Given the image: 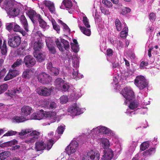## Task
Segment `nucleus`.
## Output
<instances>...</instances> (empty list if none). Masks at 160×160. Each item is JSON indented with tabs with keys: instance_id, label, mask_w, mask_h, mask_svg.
<instances>
[{
	"instance_id": "obj_1",
	"label": "nucleus",
	"mask_w": 160,
	"mask_h": 160,
	"mask_svg": "<svg viewBox=\"0 0 160 160\" xmlns=\"http://www.w3.org/2000/svg\"><path fill=\"white\" fill-rule=\"evenodd\" d=\"M36 114L38 116L39 120L42 119L44 117L48 119L51 120L52 122H55L56 120V117L55 115L56 113L54 112H48L45 114L44 111L41 109L39 111H37Z\"/></svg>"
},
{
	"instance_id": "obj_2",
	"label": "nucleus",
	"mask_w": 160,
	"mask_h": 160,
	"mask_svg": "<svg viewBox=\"0 0 160 160\" xmlns=\"http://www.w3.org/2000/svg\"><path fill=\"white\" fill-rule=\"evenodd\" d=\"M55 42L59 50L62 52L68 51L70 49L69 42L64 39H61L60 41L57 39Z\"/></svg>"
},
{
	"instance_id": "obj_3",
	"label": "nucleus",
	"mask_w": 160,
	"mask_h": 160,
	"mask_svg": "<svg viewBox=\"0 0 160 160\" xmlns=\"http://www.w3.org/2000/svg\"><path fill=\"white\" fill-rule=\"evenodd\" d=\"M5 93L8 96H10L13 99L20 98L22 96V89L20 87L9 90Z\"/></svg>"
},
{
	"instance_id": "obj_4",
	"label": "nucleus",
	"mask_w": 160,
	"mask_h": 160,
	"mask_svg": "<svg viewBox=\"0 0 160 160\" xmlns=\"http://www.w3.org/2000/svg\"><path fill=\"white\" fill-rule=\"evenodd\" d=\"M100 153L96 149L90 150L82 158V160H99Z\"/></svg>"
},
{
	"instance_id": "obj_5",
	"label": "nucleus",
	"mask_w": 160,
	"mask_h": 160,
	"mask_svg": "<svg viewBox=\"0 0 160 160\" xmlns=\"http://www.w3.org/2000/svg\"><path fill=\"white\" fill-rule=\"evenodd\" d=\"M8 45L11 47L17 48L21 42V38L18 35L12 36L8 38Z\"/></svg>"
},
{
	"instance_id": "obj_6",
	"label": "nucleus",
	"mask_w": 160,
	"mask_h": 160,
	"mask_svg": "<svg viewBox=\"0 0 160 160\" xmlns=\"http://www.w3.org/2000/svg\"><path fill=\"white\" fill-rule=\"evenodd\" d=\"M135 84L140 90H142L146 88L148 85V83L145 78L142 76H137L134 81Z\"/></svg>"
},
{
	"instance_id": "obj_7",
	"label": "nucleus",
	"mask_w": 160,
	"mask_h": 160,
	"mask_svg": "<svg viewBox=\"0 0 160 160\" xmlns=\"http://www.w3.org/2000/svg\"><path fill=\"white\" fill-rule=\"evenodd\" d=\"M37 78L38 81L43 84H48L52 81L51 77L45 72L39 74L37 76Z\"/></svg>"
},
{
	"instance_id": "obj_8",
	"label": "nucleus",
	"mask_w": 160,
	"mask_h": 160,
	"mask_svg": "<svg viewBox=\"0 0 160 160\" xmlns=\"http://www.w3.org/2000/svg\"><path fill=\"white\" fill-rule=\"evenodd\" d=\"M72 105L68 108V112L73 115H77L82 113L84 109L80 108L77 105L76 101H72Z\"/></svg>"
},
{
	"instance_id": "obj_9",
	"label": "nucleus",
	"mask_w": 160,
	"mask_h": 160,
	"mask_svg": "<svg viewBox=\"0 0 160 160\" xmlns=\"http://www.w3.org/2000/svg\"><path fill=\"white\" fill-rule=\"evenodd\" d=\"M122 95L126 100H133L135 98L134 93L130 87H125Z\"/></svg>"
},
{
	"instance_id": "obj_10",
	"label": "nucleus",
	"mask_w": 160,
	"mask_h": 160,
	"mask_svg": "<svg viewBox=\"0 0 160 160\" xmlns=\"http://www.w3.org/2000/svg\"><path fill=\"white\" fill-rule=\"evenodd\" d=\"M26 14L34 24L37 23V20L41 16L40 14L37 13L36 11L33 9L28 10Z\"/></svg>"
},
{
	"instance_id": "obj_11",
	"label": "nucleus",
	"mask_w": 160,
	"mask_h": 160,
	"mask_svg": "<svg viewBox=\"0 0 160 160\" xmlns=\"http://www.w3.org/2000/svg\"><path fill=\"white\" fill-rule=\"evenodd\" d=\"M78 144L76 141L73 140L72 141L65 149L66 152L68 155H70L76 152L77 148L78 147Z\"/></svg>"
},
{
	"instance_id": "obj_12",
	"label": "nucleus",
	"mask_w": 160,
	"mask_h": 160,
	"mask_svg": "<svg viewBox=\"0 0 160 160\" xmlns=\"http://www.w3.org/2000/svg\"><path fill=\"white\" fill-rule=\"evenodd\" d=\"M53 89H54L53 87L48 88L41 87L37 88V92L40 95L44 96H48L50 95Z\"/></svg>"
},
{
	"instance_id": "obj_13",
	"label": "nucleus",
	"mask_w": 160,
	"mask_h": 160,
	"mask_svg": "<svg viewBox=\"0 0 160 160\" xmlns=\"http://www.w3.org/2000/svg\"><path fill=\"white\" fill-rule=\"evenodd\" d=\"M23 62L28 68H31L34 66L36 63L35 59L32 56H26L24 58Z\"/></svg>"
},
{
	"instance_id": "obj_14",
	"label": "nucleus",
	"mask_w": 160,
	"mask_h": 160,
	"mask_svg": "<svg viewBox=\"0 0 160 160\" xmlns=\"http://www.w3.org/2000/svg\"><path fill=\"white\" fill-rule=\"evenodd\" d=\"M102 154V160H111L113 157V152L111 149L103 150Z\"/></svg>"
},
{
	"instance_id": "obj_15",
	"label": "nucleus",
	"mask_w": 160,
	"mask_h": 160,
	"mask_svg": "<svg viewBox=\"0 0 160 160\" xmlns=\"http://www.w3.org/2000/svg\"><path fill=\"white\" fill-rule=\"evenodd\" d=\"M47 69L48 72L52 75L57 76L59 73L58 68L54 67L51 62H48L47 64Z\"/></svg>"
},
{
	"instance_id": "obj_16",
	"label": "nucleus",
	"mask_w": 160,
	"mask_h": 160,
	"mask_svg": "<svg viewBox=\"0 0 160 160\" xmlns=\"http://www.w3.org/2000/svg\"><path fill=\"white\" fill-rule=\"evenodd\" d=\"M39 134L40 133L36 131H32L30 134V137L26 139L25 142L28 144L33 143L38 139Z\"/></svg>"
},
{
	"instance_id": "obj_17",
	"label": "nucleus",
	"mask_w": 160,
	"mask_h": 160,
	"mask_svg": "<svg viewBox=\"0 0 160 160\" xmlns=\"http://www.w3.org/2000/svg\"><path fill=\"white\" fill-rule=\"evenodd\" d=\"M19 73V72L18 70L10 69L4 78V80L5 81H7L12 79L18 75Z\"/></svg>"
},
{
	"instance_id": "obj_18",
	"label": "nucleus",
	"mask_w": 160,
	"mask_h": 160,
	"mask_svg": "<svg viewBox=\"0 0 160 160\" xmlns=\"http://www.w3.org/2000/svg\"><path fill=\"white\" fill-rule=\"evenodd\" d=\"M42 103L39 106H41L45 109H52L56 107V104L54 102H50L48 101H40Z\"/></svg>"
},
{
	"instance_id": "obj_19",
	"label": "nucleus",
	"mask_w": 160,
	"mask_h": 160,
	"mask_svg": "<svg viewBox=\"0 0 160 160\" xmlns=\"http://www.w3.org/2000/svg\"><path fill=\"white\" fill-rule=\"evenodd\" d=\"M32 108L28 106H24L21 109V115L23 116H27L31 112Z\"/></svg>"
},
{
	"instance_id": "obj_20",
	"label": "nucleus",
	"mask_w": 160,
	"mask_h": 160,
	"mask_svg": "<svg viewBox=\"0 0 160 160\" xmlns=\"http://www.w3.org/2000/svg\"><path fill=\"white\" fill-rule=\"evenodd\" d=\"M26 43H23L21 47L17 49L16 54L18 56H24L26 55L25 48L27 46Z\"/></svg>"
},
{
	"instance_id": "obj_21",
	"label": "nucleus",
	"mask_w": 160,
	"mask_h": 160,
	"mask_svg": "<svg viewBox=\"0 0 160 160\" xmlns=\"http://www.w3.org/2000/svg\"><path fill=\"white\" fill-rule=\"evenodd\" d=\"M50 40H47L46 41L47 46L50 52L52 54H55L56 52V49L55 48V45Z\"/></svg>"
},
{
	"instance_id": "obj_22",
	"label": "nucleus",
	"mask_w": 160,
	"mask_h": 160,
	"mask_svg": "<svg viewBox=\"0 0 160 160\" xmlns=\"http://www.w3.org/2000/svg\"><path fill=\"white\" fill-rule=\"evenodd\" d=\"M34 75V72L31 69H28L23 72L22 77L25 79H29Z\"/></svg>"
},
{
	"instance_id": "obj_23",
	"label": "nucleus",
	"mask_w": 160,
	"mask_h": 160,
	"mask_svg": "<svg viewBox=\"0 0 160 160\" xmlns=\"http://www.w3.org/2000/svg\"><path fill=\"white\" fill-rule=\"evenodd\" d=\"M46 148V144L42 141L37 142L35 143V148L37 151L43 150Z\"/></svg>"
},
{
	"instance_id": "obj_24",
	"label": "nucleus",
	"mask_w": 160,
	"mask_h": 160,
	"mask_svg": "<svg viewBox=\"0 0 160 160\" xmlns=\"http://www.w3.org/2000/svg\"><path fill=\"white\" fill-rule=\"evenodd\" d=\"M43 43V42L41 39H39L38 40L35 42L33 46L34 51H39L42 48Z\"/></svg>"
},
{
	"instance_id": "obj_25",
	"label": "nucleus",
	"mask_w": 160,
	"mask_h": 160,
	"mask_svg": "<svg viewBox=\"0 0 160 160\" xmlns=\"http://www.w3.org/2000/svg\"><path fill=\"white\" fill-rule=\"evenodd\" d=\"M44 4L48 8L50 12L51 13H54L55 10L54 3L50 1H44Z\"/></svg>"
},
{
	"instance_id": "obj_26",
	"label": "nucleus",
	"mask_w": 160,
	"mask_h": 160,
	"mask_svg": "<svg viewBox=\"0 0 160 160\" xmlns=\"http://www.w3.org/2000/svg\"><path fill=\"white\" fill-rule=\"evenodd\" d=\"M34 57L37 59L38 61L39 62H42L45 59V56L39 51H34L33 52Z\"/></svg>"
},
{
	"instance_id": "obj_27",
	"label": "nucleus",
	"mask_w": 160,
	"mask_h": 160,
	"mask_svg": "<svg viewBox=\"0 0 160 160\" xmlns=\"http://www.w3.org/2000/svg\"><path fill=\"white\" fill-rule=\"evenodd\" d=\"M98 130V132L105 134H111V131L105 127H98L97 128Z\"/></svg>"
},
{
	"instance_id": "obj_28",
	"label": "nucleus",
	"mask_w": 160,
	"mask_h": 160,
	"mask_svg": "<svg viewBox=\"0 0 160 160\" xmlns=\"http://www.w3.org/2000/svg\"><path fill=\"white\" fill-rule=\"evenodd\" d=\"M13 31L14 32H19L22 34L23 36H25L26 33L17 24L14 22Z\"/></svg>"
},
{
	"instance_id": "obj_29",
	"label": "nucleus",
	"mask_w": 160,
	"mask_h": 160,
	"mask_svg": "<svg viewBox=\"0 0 160 160\" xmlns=\"http://www.w3.org/2000/svg\"><path fill=\"white\" fill-rule=\"evenodd\" d=\"M102 143H101L102 147L104 150L107 149H110L109 147L110 145L108 140L106 138H102L101 139Z\"/></svg>"
},
{
	"instance_id": "obj_30",
	"label": "nucleus",
	"mask_w": 160,
	"mask_h": 160,
	"mask_svg": "<svg viewBox=\"0 0 160 160\" xmlns=\"http://www.w3.org/2000/svg\"><path fill=\"white\" fill-rule=\"evenodd\" d=\"M20 20L22 23L24 29L27 32H28V22L26 18L24 15H22L21 16L20 18Z\"/></svg>"
},
{
	"instance_id": "obj_31",
	"label": "nucleus",
	"mask_w": 160,
	"mask_h": 160,
	"mask_svg": "<svg viewBox=\"0 0 160 160\" xmlns=\"http://www.w3.org/2000/svg\"><path fill=\"white\" fill-rule=\"evenodd\" d=\"M39 22V26L43 28H46L47 26V22L43 20L41 16L37 20Z\"/></svg>"
},
{
	"instance_id": "obj_32",
	"label": "nucleus",
	"mask_w": 160,
	"mask_h": 160,
	"mask_svg": "<svg viewBox=\"0 0 160 160\" xmlns=\"http://www.w3.org/2000/svg\"><path fill=\"white\" fill-rule=\"evenodd\" d=\"M132 101L130 102L129 107L131 109H134L136 108L138 109H140L141 107L139 106V104L137 102H135L136 101Z\"/></svg>"
},
{
	"instance_id": "obj_33",
	"label": "nucleus",
	"mask_w": 160,
	"mask_h": 160,
	"mask_svg": "<svg viewBox=\"0 0 160 160\" xmlns=\"http://www.w3.org/2000/svg\"><path fill=\"white\" fill-rule=\"evenodd\" d=\"M8 13L11 16L16 17L19 14L20 10L18 8H15L10 10Z\"/></svg>"
},
{
	"instance_id": "obj_34",
	"label": "nucleus",
	"mask_w": 160,
	"mask_h": 160,
	"mask_svg": "<svg viewBox=\"0 0 160 160\" xmlns=\"http://www.w3.org/2000/svg\"><path fill=\"white\" fill-rule=\"evenodd\" d=\"M79 28L81 32L85 35L89 36L91 34V30L90 29L87 28L84 26H79Z\"/></svg>"
},
{
	"instance_id": "obj_35",
	"label": "nucleus",
	"mask_w": 160,
	"mask_h": 160,
	"mask_svg": "<svg viewBox=\"0 0 160 160\" xmlns=\"http://www.w3.org/2000/svg\"><path fill=\"white\" fill-rule=\"evenodd\" d=\"M65 82V81L63 80L62 79L58 78L56 79L55 81V83L56 86L57 88H59L62 87Z\"/></svg>"
},
{
	"instance_id": "obj_36",
	"label": "nucleus",
	"mask_w": 160,
	"mask_h": 160,
	"mask_svg": "<svg viewBox=\"0 0 160 160\" xmlns=\"http://www.w3.org/2000/svg\"><path fill=\"white\" fill-rule=\"evenodd\" d=\"M12 120L14 122L19 123L23 122L26 120L25 118L23 117H18L17 116H14L12 118Z\"/></svg>"
},
{
	"instance_id": "obj_37",
	"label": "nucleus",
	"mask_w": 160,
	"mask_h": 160,
	"mask_svg": "<svg viewBox=\"0 0 160 160\" xmlns=\"http://www.w3.org/2000/svg\"><path fill=\"white\" fill-rule=\"evenodd\" d=\"M10 152L4 151L0 153V160H4L9 156Z\"/></svg>"
},
{
	"instance_id": "obj_38",
	"label": "nucleus",
	"mask_w": 160,
	"mask_h": 160,
	"mask_svg": "<svg viewBox=\"0 0 160 160\" xmlns=\"http://www.w3.org/2000/svg\"><path fill=\"white\" fill-rule=\"evenodd\" d=\"M63 5L67 9H70L72 6V2L70 0H64L62 2Z\"/></svg>"
},
{
	"instance_id": "obj_39",
	"label": "nucleus",
	"mask_w": 160,
	"mask_h": 160,
	"mask_svg": "<svg viewBox=\"0 0 160 160\" xmlns=\"http://www.w3.org/2000/svg\"><path fill=\"white\" fill-rule=\"evenodd\" d=\"M22 62H23L22 59H18L16 61L14 62L12 65L11 67L12 68L14 69L17 67H18L20 65H22Z\"/></svg>"
},
{
	"instance_id": "obj_40",
	"label": "nucleus",
	"mask_w": 160,
	"mask_h": 160,
	"mask_svg": "<svg viewBox=\"0 0 160 160\" xmlns=\"http://www.w3.org/2000/svg\"><path fill=\"white\" fill-rule=\"evenodd\" d=\"M128 27H126L123 28L122 31L121 32L120 36L123 38H126L128 32Z\"/></svg>"
},
{
	"instance_id": "obj_41",
	"label": "nucleus",
	"mask_w": 160,
	"mask_h": 160,
	"mask_svg": "<svg viewBox=\"0 0 160 160\" xmlns=\"http://www.w3.org/2000/svg\"><path fill=\"white\" fill-rule=\"evenodd\" d=\"M115 24L117 31H120L122 30L121 23L119 19L117 18L116 19Z\"/></svg>"
},
{
	"instance_id": "obj_42",
	"label": "nucleus",
	"mask_w": 160,
	"mask_h": 160,
	"mask_svg": "<svg viewBox=\"0 0 160 160\" xmlns=\"http://www.w3.org/2000/svg\"><path fill=\"white\" fill-rule=\"evenodd\" d=\"M52 22L54 29L56 30L58 33H59L60 31V27L59 25L57 24L53 19L52 20Z\"/></svg>"
},
{
	"instance_id": "obj_43",
	"label": "nucleus",
	"mask_w": 160,
	"mask_h": 160,
	"mask_svg": "<svg viewBox=\"0 0 160 160\" xmlns=\"http://www.w3.org/2000/svg\"><path fill=\"white\" fill-rule=\"evenodd\" d=\"M155 151V148H150L148 150L144 152L143 153V155L144 156H146L147 155H151Z\"/></svg>"
},
{
	"instance_id": "obj_44",
	"label": "nucleus",
	"mask_w": 160,
	"mask_h": 160,
	"mask_svg": "<svg viewBox=\"0 0 160 160\" xmlns=\"http://www.w3.org/2000/svg\"><path fill=\"white\" fill-rule=\"evenodd\" d=\"M14 22L8 23L6 25V29L9 32L13 30Z\"/></svg>"
},
{
	"instance_id": "obj_45",
	"label": "nucleus",
	"mask_w": 160,
	"mask_h": 160,
	"mask_svg": "<svg viewBox=\"0 0 160 160\" xmlns=\"http://www.w3.org/2000/svg\"><path fill=\"white\" fill-rule=\"evenodd\" d=\"M149 147V144L148 142H143L141 145L140 150L142 151H143Z\"/></svg>"
},
{
	"instance_id": "obj_46",
	"label": "nucleus",
	"mask_w": 160,
	"mask_h": 160,
	"mask_svg": "<svg viewBox=\"0 0 160 160\" xmlns=\"http://www.w3.org/2000/svg\"><path fill=\"white\" fill-rule=\"evenodd\" d=\"M82 21L84 25L87 28H90V25L89 24V20L86 17L83 16V17Z\"/></svg>"
},
{
	"instance_id": "obj_47",
	"label": "nucleus",
	"mask_w": 160,
	"mask_h": 160,
	"mask_svg": "<svg viewBox=\"0 0 160 160\" xmlns=\"http://www.w3.org/2000/svg\"><path fill=\"white\" fill-rule=\"evenodd\" d=\"M18 132L16 131H13L12 130H9L7 132L4 134L2 137L4 136H9L13 135H15L17 134L18 135Z\"/></svg>"
},
{
	"instance_id": "obj_48",
	"label": "nucleus",
	"mask_w": 160,
	"mask_h": 160,
	"mask_svg": "<svg viewBox=\"0 0 160 160\" xmlns=\"http://www.w3.org/2000/svg\"><path fill=\"white\" fill-rule=\"evenodd\" d=\"M8 86L7 84H3L0 86V94L5 91L8 89Z\"/></svg>"
},
{
	"instance_id": "obj_49",
	"label": "nucleus",
	"mask_w": 160,
	"mask_h": 160,
	"mask_svg": "<svg viewBox=\"0 0 160 160\" xmlns=\"http://www.w3.org/2000/svg\"><path fill=\"white\" fill-rule=\"evenodd\" d=\"M102 2L106 7L108 8L112 7L113 6L112 2L108 0H102Z\"/></svg>"
},
{
	"instance_id": "obj_50",
	"label": "nucleus",
	"mask_w": 160,
	"mask_h": 160,
	"mask_svg": "<svg viewBox=\"0 0 160 160\" xmlns=\"http://www.w3.org/2000/svg\"><path fill=\"white\" fill-rule=\"evenodd\" d=\"M58 22L60 23L62 25L64 30L67 32H69L70 31V29L68 27L62 20H58Z\"/></svg>"
},
{
	"instance_id": "obj_51",
	"label": "nucleus",
	"mask_w": 160,
	"mask_h": 160,
	"mask_svg": "<svg viewBox=\"0 0 160 160\" xmlns=\"http://www.w3.org/2000/svg\"><path fill=\"white\" fill-rule=\"evenodd\" d=\"M71 48L74 52H78L79 50V45L75 44H71Z\"/></svg>"
},
{
	"instance_id": "obj_52",
	"label": "nucleus",
	"mask_w": 160,
	"mask_h": 160,
	"mask_svg": "<svg viewBox=\"0 0 160 160\" xmlns=\"http://www.w3.org/2000/svg\"><path fill=\"white\" fill-rule=\"evenodd\" d=\"M55 142L52 139L49 140L48 142H47V146L46 148L48 150H50L53 145L54 143Z\"/></svg>"
},
{
	"instance_id": "obj_53",
	"label": "nucleus",
	"mask_w": 160,
	"mask_h": 160,
	"mask_svg": "<svg viewBox=\"0 0 160 160\" xmlns=\"http://www.w3.org/2000/svg\"><path fill=\"white\" fill-rule=\"evenodd\" d=\"M149 19L152 22H154L156 19V14L153 12H151L150 13Z\"/></svg>"
},
{
	"instance_id": "obj_54",
	"label": "nucleus",
	"mask_w": 160,
	"mask_h": 160,
	"mask_svg": "<svg viewBox=\"0 0 160 160\" xmlns=\"http://www.w3.org/2000/svg\"><path fill=\"white\" fill-rule=\"evenodd\" d=\"M64 127L65 126H61L58 127L57 130L56 131V132H57L58 134H62L64 131L65 129Z\"/></svg>"
},
{
	"instance_id": "obj_55",
	"label": "nucleus",
	"mask_w": 160,
	"mask_h": 160,
	"mask_svg": "<svg viewBox=\"0 0 160 160\" xmlns=\"http://www.w3.org/2000/svg\"><path fill=\"white\" fill-rule=\"evenodd\" d=\"M62 87V90L64 91H68L69 88V86L68 85V84L66 83L65 81Z\"/></svg>"
},
{
	"instance_id": "obj_56",
	"label": "nucleus",
	"mask_w": 160,
	"mask_h": 160,
	"mask_svg": "<svg viewBox=\"0 0 160 160\" xmlns=\"http://www.w3.org/2000/svg\"><path fill=\"white\" fill-rule=\"evenodd\" d=\"M1 52L2 55H5L7 52V47L3 46H1Z\"/></svg>"
},
{
	"instance_id": "obj_57",
	"label": "nucleus",
	"mask_w": 160,
	"mask_h": 160,
	"mask_svg": "<svg viewBox=\"0 0 160 160\" xmlns=\"http://www.w3.org/2000/svg\"><path fill=\"white\" fill-rule=\"evenodd\" d=\"M122 14L124 15L126 13L129 12H131V9L129 8L124 7L122 10Z\"/></svg>"
},
{
	"instance_id": "obj_58",
	"label": "nucleus",
	"mask_w": 160,
	"mask_h": 160,
	"mask_svg": "<svg viewBox=\"0 0 160 160\" xmlns=\"http://www.w3.org/2000/svg\"><path fill=\"white\" fill-rule=\"evenodd\" d=\"M31 131L30 129H26L25 130H22L20 132H19L18 135L20 136H23L30 132Z\"/></svg>"
},
{
	"instance_id": "obj_59",
	"label": "nucleus",
	"mask_w": 160,
	"mask_h": 160,
	"mask_svg": "<svg viewBox=\"0 0 160 160\" xmlns=\"http://www.w3.org/2000/svg\"><path fill=\"white\" fill-rule=\"evenodd\" d=\"M148 65V62H145L143 61L140 63V68L141 69H143L146 66H147Z\"/></svg>"
},
{
	"instance_id": "obj_60",
	"label": "nucleus",
	"mask_w": 160,
	"mask_h": 160,
	"mask_svg": "<svg viewBox=\"0 0 160 160\" xmlns=\"http://www.w3.org/2000/svg\"><path fill=\"white\" fill-rule=\"evenodd\" d=\"M8 146H11L18 143V141L15 139H13L7 142Z\"/></svg>"
},
{
	"instance_id": "obj_61",
	"label": "nucleus",
	"mask_w": 160,
	"mask_h": 160,
	"mask_svg": "<svg viewBox=\"0 0 160 160\" xmlns=\"http://www.w3.org/2000/svg\"><path fill=\"white\" fill-rule=\"evenodd\" d=\"M10 4H11L9 0H5L3 3V6L5 8L8 9L10 7Z\"/></svg>"
},
{
	"instance_id": "obj_62",
	"label": "nucleus",
	"mask_w": 160,
	"mask_h": 160,
	"mask_svg": "<svg viewBox=\"0 0 160 160\" xmlns=\"http://www.w3.org/2000/svg\"><path fill=\"white\" fill-rule=\"evenodd\" d=\"M7 70L5 68H3L0 72V80L6 74Z\"/></svg>"
},
{
	"instance_id": "obj_63",
	"label": "nucleus",
	"mask_w": 160,
	"mask_h": 160,
	"mask_svg": "<svg viewBox=\"0 0 160 160\" xmlns=\"http://www.w3.org/2000/svg\"><path fill=\"white\" fill-rule=\"evenodd\" d=\"M113 51L111 48H108L107 49L106 51V54L109 56H111L113 54Z\"/></svg>"
},
{
	"instance_id": "obj_64",
	"label": "nucleus",
	"mask_w": 160,
	"mask_h": 160,
	"mask_svg": "<svg viewBox=\"0 0 160 160\" xmlns=\"http://www.w3.org/2000/svg\"><path fill=\"white\" fill-rule=\"evenodd\" d=\"M72 75L73 78H75L77 77L78 74V70L76 71L74 69H72Z\"/></svg>"
}]
</instances>
